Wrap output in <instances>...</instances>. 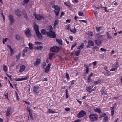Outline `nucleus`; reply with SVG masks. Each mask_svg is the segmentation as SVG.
<instances>
[{"label":"nucleus","instance_id":"obj_47","mask_svg":"<svg viewBox=\"0 0 122 122\" xmlns=\"http://www.w3.org/2000/svg\"><path fill=\"white\" fill-rule=\"evenodd\" d=\"M53 54H50L49 56V59L51 60L52 59V58L53 57Z\"/></svg>","mask_w":122,"mask_h":122},{"label":"nucleus","instance_id":"obj_23","mask_svg":"<svg viewBox=\"0 0 122 122\" xmlns=\"http://www.w3.org/2000/svg\"><path fill=\"white\" fill-rule=\"evenodd\" d=\"M94 110L95 112H97L99 114L101 112L100 109V108H96L94 109Z\"/></svg>","mask_w":122,"mask_h":122},{"label":"nucleus","instance_id":"obj_38","mask_svg":"<svg viewBox=\"0 0 122 122\" xmlns=\"http://www.w3.org/2000/svg\"><path fill=\"white\" fill-rule=\"evenodd\" d=\"M46 30L44 29H42L41 31V33L43 35H45L46 34Z\"/></svg>","mask_w":122,"mask_h":122},{"label":"nucleus","instance_id":"obj_42","mask_svg":"<svg viewBox=\"0 0 122 122\" xmlns=\"http://www.w3.org/2000/svg\"><path fill=\"white\" fill-rule=\"evenodd\" d=\"M108 118L107 116H106L104 118L103 121L105 122L108 121Z\"/></svg>","mask_w":122,"mask_h":122},{"label":"nucleus","instance_id":"obj_58","mask_svg":"<svg viewBox=\"0 0 122 122\" xmlns=\"http://www.w3.org/2000/svg\"><path fill=\"white\" fill-rule=\"evenodd\" d=\"M70 108H66L65 109V110L66 111H69L70 110Z\"/></svg>","mask_w":122,"mask_h":122},{"label":"nucleus","instance_id":"obj_17","mask_svg":"<svg viewBox=\"0 0 122 122\" xmlns=\"http://www.w3.org/2000/svg\"><path fill=\"white\" fill-rule=\"evenodd\" d=\"M84 66L86 69V72L87 74H88L89 71V66L85 64L84 65Z\"/></svg>","mask_w":122,"mask_h":122},{"label":"nucleus","instance_id":"obj_16","mask_svg":"<svg viewBox=\"0 0 122 122\" xmlns=\"http://www.w3.org/2000/svg\"><path fill=\"white\" fill-rule=\"evenodd\" d=\"M25 67L24 65H23L20 67L19 70V72H22L24 71L25 69Z\"/></svg>","mask_w":122,"mask_h":122},{"label":"nucleus","instance_id":"obj_9","mask_svg":"<svg viewBox=\"0 0 122 122\" xmlns=\"http://www.w3.org/2000/svg\"><path fill=\"white\" fill-rule=\"evenodd\" d=\"M34 28L35 29V32L39 31V26L36 23H34Z\"/></svg>","mask_w":122,"mask_h":122},{"label":"nucleus","instance_id":"obj_59","mask_svg":"<svg viewBox=\"0 0 122 122\" xmlns=\"http://www.w3.org/2000/svg\"><path fill=\"white\" fill-rule=\"evenodd\" d=\"M6 75H7V76L9 77L10 79V80H12V79H11V75H8L7 74H6Z\"/></svg>","mask_w":122,"mask_h":122},{"label":"nucleus","instance_id":"obj_28","mask_svg":"<svg viewBox=\"0 0 122 122\" xmlns=\"http://www.w3.org/2000/svg\"><path fill=\"white\" fill-rule=\"evenodd\" d=\"M29 48L30 50H32L33 49V45L32 44L29 43Z\"/></svg>","mask_w":122,"mask_h":122},{"label":"nucleus","instance_id":"obj_46","mask_svg":"<svg viewBox=\"0 0 122 122\" xmlns=\"http://www.w3.org/2000/svg\"><path fill=\"white\" fill-rule=\"evenodd\" d=\"M49 112L51 113H54L55 112H55L54 111H53L51 109H49Z\"/></svg>","mask_w":122,"mask_h":122},{"label":"nucleus","instance_id":"obj_14","mask_svg":"<svg viewBox=\"0 0 122 122\" xmlns=\"http://www.w3.org/2000/svg\"><path fill=\"white\" fill-rule=\"evenodd\" d=\"M27 30L26 32H25V33L28 37H30L31 36L30 32V31L29 28H27Z\"/></svg>","mask_w":122,"mask_h":122},{"label":"nucleus","instance_id":"obj_4","mask_svg":"<svg viewBox=\"0 0 122 122\" xmlns=\"http://www.w3.org/2000/svg\"><path fill=\"white\" fill-rule=\"evenodd\" d=\"M59 48L56 46H54L50 48L51 51L56 52H57L59 51Z\"/></svg>","mask_w":122,"mask_h":122},{"label":"nucleus","instance_id":"obj_45","mask_svg":"<svg viewBox=\"0 0 122 122\" xmlns=\"http://www.w3.org/2000/svg\"><path fill=\"white\" fill-rule=\"evenodd\" d=\"M100 83V82L99 80L96 81H95L94 83V84L95 85H97L99 84Z\"/></svg>","mask_w":122,"mask_h":122},{"label":"nucleus","instance_id":"obj_24","mask_svg":"<svg viewBox=\"0 0 122 122\" xmlns=\"http://www.w3.org/2000/svg\"><path fill=\"white\" fill-rule=\"evenodd\" d=\"M3 67L4 71L5 72H7V66L4 64L3 65Z\"/></svg>","mask_w":122,"mask_h":122},{"label":"nucleus","instance_id":"obj_56","mask_svg":"<svg viewBox=\"0 0 122 122\" xmlns=\"http://www.w3.org/2000/svg\"><path fill=\"white\" fill-rule=\"evenodd\" d=\"M102 51H104L105 52L107 51V50L104 49L103 48H101L100 49Z\"/></svg>","mask_w":122,"mask_h":122},{"label":"nucleus","instance_id":"obj_12","mask_svg":"<svg viewBox=\"0 0 122 122\" xmlns=\"http://www.w3.org/2000/svg\"><path fill=\"white\" fill-rule=\"evenodd\" d=\"M51 65V63H49L46 66L45 70V72L46 73H47L49 71Z\"/></svg>","mask_w":122,"mask_h":122},{"label":"nucleus","instance_id":"obj_43","mask_svg":"<svg viewBox=\"0 0 122 122\" xmlns=\"http://www.w3.org/2000/svg\"><path fill=\"white\" fill-rule=\"evenodd\" d=\"M118 63V62H117L115 65H114L115 67L116 68L118 67L119 66Z\"/></svg>","mask_w":122,"mask_h":122},{"label":"nucleus","instance_id":"obj_27","mask_svg":"<svg viewBox=\"0 0 122 122\" xmlns=\"http://www.w3.org/2000/svg\"><path fill=\"white\" fill-rule=\"evenodd\" d=\"M32 112H31L29 111V114L30 118L31 119V120H32L33 119V116L32 114Z\"/></svg>","mask_w":122,"mask_h":122},{"label":"nucleus","instance_id":"obj_63","mask_svg":"<svg viewBox=\"0 0 122 122\" xmlns=\"http://www.w3.org/2000/svg\"><path fill=\"white\" fill-rule=\"evenodd\" d=\"M64 14H65V13L63 12H62L61 13V15H60V17H61L62 16H63L64 15Z\"/></svg>","mask_w":122,"mask_h":122},{"label":"nucleus","instance_id":"obj_52","mask_svg":"<svg viewBox=\"0 0 122 122\" xmlns=\"http://www.w3.org/2000/svg\"><path fill=\"white\" fill-rule=\"evenodd\" d=\"M66 76L67 79L68 80L70 79V77L69 76V75L67 72L66 73Z\"/></svg>","mask_w":122,"mask_h":122},{"label":"nucleus","instance_id":"obj_15","mask_svg":"<svg viewBox=\"0 0 122 122\" xmlns=\"http://www.w3.org/2000/svg\"><path fill=\"white\" fill-rule=\"evenodd\" d=\"M40 62V60L39 59L37 58L36 60V61L34 63V65L36 66H38V65L39 64Z\"/></svg>","mask_w":122,"mask_h":122},{"label":"nucleus","instance_id":"obj_25","mask_svg":"<svg viewBox=\"0 0 122 122\" xmlns=\"http://www.w3.org/2000/svg\"><path fill=\"white\" fill-rule=\"evenodd\" d=\"M107 34L108 37V39H112V37L111 36V34H110L108 32L107 33Z\"/></svg>","mask_w":122,"mask_h":122},{"label":"nucleus","instance_id":"obj_2","mask_svg":"<svg viewBox=\"0 0 122 122\" xmlns=\"http://www.w3.org/2000/svg\"><path fill=\"white\" fill-rule=\"evenodd\" d=\"M47 35L50 38H54L56 37V34L54 31L51 30H49L48 32H46Z\"/></svg>","mask_w":122,"mask_h":122},{"label":"nucleus","instance_id":"obj_49","mask_svg":"<svg viewBox=\"0 0 122 122\" xmlns=\"http://www.w3.org/2000/svg\"><path fill=\"white\" fill-rule=\"evenodd\" d=\"M27 47H26L23 50V52L24 53H26L27 52Z\"/></svg>","mask_w":122,"mask_h":122},{"label":"nucleus","instance_id":"obj_33","mask_svg":"<svg viewBox=\"0 0 122 122\" xmlns=\"http://www.w3.org/2000/svg\"><path fill=\"white\" fill-rule=\"evenodd\" d=\"M80 52V50H78L75 52V54L76 56H78L79 55Z\"/></svg>","mask_w":122,"mask_h":122},{"label":"nucleus","instance_id":"obj_8","mask_svg":"<svg viewBox=\"0 0 122 122\" xmlns=\"http://www.w3.org/2000/svg\"><path fill=\"white\" fill-rule=\"evenodd\" d=\"M8 19L10 21V24L11 25L12 24L14 21V19L13 16L11 15L10 14L9 15Z\"/></svg>","mask_w":122,"mask_h":122},{"label":"nucleus","instance_id":"obj_36","mask_svg":"<svg viewBox=\"0 0 122 122\" xmlns=\"http://www.w3.org/2000/svg\"><path fill=\"white\" fill-rule=\"evenodd\" d=\"M101 92L102 95H103L104 94H106V92L105 90H104V89H103L102 90H101Z\"/></svg>","mask_w":122,"mask_h":122},{"label":"nucleus","instance_id":"obj_26","mask_svg":"<svg viewBox=\"0 0 122 122\" xmlns=\"http://www.w3.org/2000/svg\"><path fill=\"white\" fill-rule=\"evenodd\" d=\"M15 38L18 40H20L22 38L18 34L16 35Z\"/></svg>","mask_w":122,"mask_h":122},{"label":"nucleus","instance_id":"obj_11","mask_svg":"<svg viewBox=\"0 0 122 122\" xmlns=\"http://www.w3.org/2000/svg\"><path fill=\"white\" fill-rule=\"evenodd\" d=\"M36 36L38 38L40 39H42L43 38V36L42 34L40 33L39 31L36 32Z\"/></svg>","mask_w":122,"mask_h":122},{"label":"nucleus","instance_id":"obj_31","mask_svg":"<svg viewBox=\"0 0 122 122\" xmlns=\"http://www.w3.org/2000/svg\"><path fill=\"white\" fill-rule=\"evenodd\" d=\"M70 30L74 34L76 33V32L77 30L75 27L74 28V29L73 30L71 29Z\"/></svg>","mask_w":122,"mask_h":122},{"label":"nucleus","instance_id":"obj_6","mask_svg":"<svg viewBox=\"0 0 122 122\" xmlns=\"http://www.w3.org/2000/svg\"><path fill=\"white\" fill-rule=\"evenodd\" d=\"M88 42V44L87 47L88 48H90L91 47V46H94V42L92 40H89Z\"/></svg>","mask_w":122,"mask_h":122},{"label":"nucleus","instance_id":"obj_48","mask_svg":"<svg viewBox=\"0 0 122 122\" xmlns=\"http://www.w3.org/2000/svg\"><path fill=\"white\" fill-rule=\"evenodd\" d=\"M29 78V76H26L24 78H22V80H27V79Z\"/></svg>","mask_w":122,"mask_h":122},{"label":"nucleus","instance_id":"obj_53","mask_svg":"<svg viewBox=\"0 0 122 122\" xmlns=\"http://www.w3.org/2000/svg\"><path fill=\"white\" fill-rule=\"evenodd\" d=\"M79 21L83 22L86 23H87V22L86 20H79Z\"/></svg>","mask_w":122,"mask_h":122},{"label":"nucleus","instance_id":"obj_19","mask_svg":"<svg viewBox=\"0 0 122 122\" xmlns=\"http://www.w3.org/2000/svg\"><path fill=\"white\" fill-rule=\"evenodd\" d=\"M56 41L59 43L60 45H62L63 44L62 41L61 39H56Z\"/></svg>","mask_w":122,"mask_h":122},{"label":"nucleus","instance_id":"obj_5","mask_svg":"<svg viewBox=\"0 0 122 122\" xmlns=\"http://www.w3.org/2000/svg\"><path fill=\"white\" fill-rule=\"evenodd\" d=\"M34 15L35 16L36 18L38 20H41L42 19H44V18L43 16L37 14H36L35 13L34 14Z\"/></svg>","mask_w":122,"mask_h":122},{"label":"nucleus","instance_id":"obj_30","mask_svg":"<svg viewBox=\"0 0 122 122\" xmlns=\"http://www.w3.org/2000/svg\"><path fill=\"white\" fill-rule=\"evenodd\" d=\"M60 10H55L54 12L56 15L57 16L59 14L60 12Z\"/></svg>","mask_w":122,"mask_h":122},{"label":"nucleus","instance_id":"obj_13","mask_svg":"<svg viewBox=\"0 0 122 122\" xmlns=\"http://www.w3.org/2000/svg\"><path fill=\"white\" fill-rule=\"evenodd\" d=\"M15 12L16 15L19 17L21 15V11L19 9H17L15 10Z\"/></svg>","mask_w":122,"mask_h":122},{"label":"nucleus","instance_id":"obj_18","mask_svg":"<svg viewBox=\"0 0 122 122\" xmlns=\"http://www.w3.org/2000/svg\"><path fill=\"white\" fill-rule=\"evenodd\" d=\"M111 110V115L112 116H113L114 114V107H111L110 108Z\"/></svg>","mask_w":122,"mask_h":122},{"label":"nucleus","instance_id":"obj_3","mask_svg":"<svg viewBox=\"0 0 122 122\" xmlns=\"http://www.w3.org/2000/svg\"><path fill=\"white\" fill-rule=\"evenodd\" d=\"M86 114V112L85 111L81 110L78 114V118L83 117Z\"/></svg>","mask_w":122,"mask_h":122},{"label":"nucleus","instance_id":"obj_40","mask_svg":"<svg viewBox=\"0 0 122 122\" xmlns=\"http://www.w3.org/2000/svg\"><path fill=\"white\" fill-rule=\"evenodd\" d=\"M106 115V114L105 113H104L102 114L99 117V118H101L102 117H105Z\"/></svg>","mask_w":122,"mask_h":122},{"label":"nucleus","instance_id":"obj_54","mask_svg":"<svg viewBox=\"0 0 122 122\" xmlns=\"http://www.w3.org/2000/svg\"><path fill=\"white\" fill-rule=\"evenodd\" d=\"M29 0H24V2L25 4H27L29 2Z\"/></svg>","mask_w":122,"mask_h":122},{"label":"nucleus","instance_id":"obj_61","mask_svg":"<svg viewBox=\"0 0 122 122\" xmlns=\"http://www.w3.org/2000/svg\"><path fill=\"white\" fill-rule=\"evenodd\" d=\"M71 20L70 19H68L66 20V22H67L70 23V22Z\"/></svg>","mask_w":122,"mask_h":122},{"label":"nucleus","instance_id":"obj_34","mask_svg":"<svg viewBox=\"0 0 122 122\" xmlns=\"http://www.w3.org/2000/svg\"><path fill=\"white\" fill-rule=\"evenodd\" d=\"M59 22V21L57 20H56L54 22V26H56L57 24H58Z\"/></svg>","mask_w":122,"mask_h":122},{"label":"nucleus","instance_id":"obj_55","mask_svg":"<svg viewBox=\"0 0 122 122\" xmlns=\"http://www.w3.org/2000/svg\"><path fill=\"white\" fill-rule=\"evenodd\" d=\"M106 73L108 75V76H109L110 75V73L108 71H107V72H106Z\"/></svg>","mask_w":122,"mask_h":122},{"label":"nucleus","instance_id":"obj_20","mask_svg":"<svg viewBox=\"0 0 122 122\" xmlns=\"http://www.w3.org/2000/svg\"><path fill=\"white\" fill-rule=\"evenodd\" d=\"M84 46V43H82L80 46H78L77 47V49H83Z\"/></svg>","mask_w":122,"mask_h":122},{"label":"nucleus","instance_id":"obj_60","mask_svg":"<svg viewBox=\"0 0 122 122\" xmlns=\"http://www.w3.org/2000/svg\"><path fill=\"white\" fill-rule=\"evenodd\" d=\"M77 45V43L76 42L74 44H73L72 45V47H75Z\"/></svg>","mask_w":122,"mask_h":122},{"label":"nucleus","instance_id":"obj_35","mask_svg":"<svg viewBox=\"0 0 122 122\" xmlns=\"http://www.w3.org/2000/svg\"><path fill=\"white\" fill-rule=\"evenodd\" d=\"M102 27H97L96 28V30L97 32H99L101 30Z\"/></svg>","mask_w":122,"mask_h":122},{"label":"nucleus","instance_id":"obj_10","mask_svg":"<svg viewBox=\"0 0 122 122\" xmlns=\"http://www.w3.org/2000/svg\"><path fill=\"white\" fill-rule=\"evenodd\" d=\"M12 108L10 107H8L7 109L6 113L5 114L6 116H8L12 112Z\"/></svg>","mask_w":122,"mask_h":122},{"label":"nucleus","instance_id":"obj_51","mask_svg":"<svg viewBox=\"0 0 122 122\" xmlns=\"http://www.w3.org/2000/svg\"><path fill=\"white\" fill-rule=\"evenodd\" d=\"M83 13L81 12H79L78 13V15L80 16H82L83 15Z\"/></svg>","mask_w":122,"mask_h":122},{"label":"nucleus","instance_id":"obj_44","mask_svg":"<svg viewBox=\"0 0 122 122\" xmlns=\"http://www.w3.org/2000/svg\"><path fill=\"white\" fill-rule=\"evenodd\" d=\"M15 80L16 81H22V78H15Z\"/></svg>","mask_w":122,"mask_h":122},{"label":"nucleus","instance_id":"obj_57","mask_svg":"<svg viewBox=\"0 0 122 122\" xmlns=\"http://www.w3.org/2000/svg\"><path fill=\"white\" fill-rule=\"evenodd\" d=\"M20 54H19L18 55H17L16 56V58L17 59V60H19L20 57Z\"/></svg>","mask_w":122,"mask_h":122},{"label":"nucleus","instance_id":"obj_7","mask_svg":"<svg viewBox=\"0 0 122 122\" xmlns=\"http://www.w3.org/2000/svg\"><path fill=\"white\" fill-rule=\"evenodd\" d=\"M39 87L37 86H35L34 87L33 91L35 93L36 95H37L39 92Z\"/></svg>","mask_w":122,"mask_h":122},{"label":"nucleus","instance_id":"obj_22","mask_svg":"<svg viewBox=\"0 0 122 122\" xmlns=\"http://www.w3.org/2000/svg\"><path fill=\"white\" fill-rule=\"evenodd\" d=\"M52 8H54L55 10H60V7L57 5L53 6Z\"/></svg>","mask_w":122,"mask_h":122},{"label":"nucleus","instance_id":"obj_64","mask_svg":"<svg viewBox=\"0 0 122 122\" xmlns=\"http://www.w3.org/2000/svg\"><path fill=\"white\" fill-rule=\"evenodd\" d=\"M81 120H80L78 119L77 120H75L74 121L75 122H81Z\"/></svg>","mask_w":122,"mask_h":122},{"label":"nucleus","instance_id":"obj_62","mask_svg":"<svg viewBox=\"0 0 122 122\" xmlns=\"http://www.w3.org/2000/svg\"><path fill=\"white\" fill-rule=\"evenodd\" d=\"M104 8L105 9H104V10H105V12H109V11H107L106 10L107 9V7H104Z\"/></svg>","mask_w":122,"mask_h":122},{"label":"nucleus","instance_id":"obj_50","mask_svg":"<svg viewBox=\"0 0 122 122\" xmlns=\"http://www.w3.org/2000/svg\"><path fill=\"white\" fill-rule=\"evenodd\" d=\"M88 77V78L87 80V81L88 82H92V80Z\"/></svg>","mask_w":122,"mask_h":122},{"label":"nucleus","instance_id":"obj_41","mask_svg":"<svg viewBox=\"0 0 122 122\" xmlns=\"http://www.w3.org/2000/svg\"><path fill=\"white\" fill-rule=\"evenodd\" d=\"M48 28L49 29H48L49 30H51L52 31L53 30V28L52 27L51 25H50L48 27Z\"/></svg>","mask_w":122,"mask_h":122},{"label":"nucleus","instance_id":"obj_32","mask_svg":"<svg viewBox=\"0 0 122 122\" xmlns=\"http://www.w3.org/2000/svg\"><path fill=\"white\" fill-rule=\"evenodd\" d=\"M93 87L92 86L88 87L87 86L86 88V90L88 92H89L90 90L93 88Z\"/></svg>","mask_w":122,"mask_h":122},{"label":"nucleus","instance_id":"obj_1","mask_svg":"<svg viewBox=\"0 0 122 122\" xmlns=\"http://www.w3.org/2000/svg\"><path fill=\"white\" fill-rule=\"evenodd\" d=\"M89 118L91 121L93 122L97 120L98 118V116L95 114H91L89 115Z\"/></svg>","mask_w":122,"mask_h":122},{"label":"nucleus","instance_id":"obj_21","mask_svg":"<svg viewBox=\"0 0 122 122\" xmlns=\"http://www.w3.org/2000/svg\"><path fill=\"white\" fill-rule=\"evenodd\" d=\"M95 44L98 46H99L102 43L101 41L97 40H95Z\"/></svg>","mask_w":122,"mask_h":122},{"label":"nucleus","instance_id":"obj_29","mask_svg":"<svg viewBox=\"0 0 122 122\" xmlns=\"http://www.w3.org/2000/svg\"><path fill=\"white\" fill-rule=\"evenodd\" d=\"M96 36L99 39L102 38L103 36V35H101L100 34H98L96 35Z\"/></svg>","mask_w":122,"mask_h":122},{"label":"nucleus","instance_id":"obj_37","mask_svg":"<svg viewBox=\"0 0 122 122\" xmlns=\"http://www.w3.org/2000/svg\"><path fill=\"white\" fill-rule=\"evenodd\" d=\"M111 71H115V72H117V69L116 68H113L111 69L110 70Z\"/></svg>","mask_w":122,"mask_h":122},{"label":"nucleus","instance_id":"obj_39","mask_svg":"<svg viewBox=\"0 0 122 122\" xmlns=\"http://www.w3.org/2000/svg\"><path fill=\"white\" fill-rule=\"evenodd\" d=\"M24 18L26 19H28V18L27 14L25 12L24 13Z\"/></svg>","mask_w":122,"mask_h":122}]
</instances>
